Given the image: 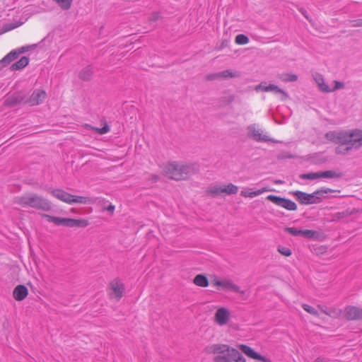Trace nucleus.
<instances>
[{
  "label": "nucleus",
  "instance_id": "aec40b11",
  "mask_svg": "<svg viewBox=\"0 0 362 362\" xmlns=\"http://www.w3.org/2000/svg\"><path fill=\"white\" fill-rule=\"evenodd\" d=\"M271 191H273V189H270L269 187H262L260 189H258V190H256V191H252V192H249L248 189H243V190H242L240 192V195L244 197L253 198L255 197H257V196H259V195L262 194L264 192H271Z\"/></svg>",
  "mask_w": 362,
  "mask_h": 362
},
{
  "label": "nucleus",
  "instance_id": "c85d7f7f",
  "mask_svg": "<svg viewBox=\"0 0 362 362\" xmlns=\"http://www.w3.org/2000/svg\"><path fill=\"white\" fill-rule=\"evenodd\" d=\"M218 76L219 78H236L240 76V74L238 71L227 69L218 72Z\"/></svg>",
  "mask_w": 362,
  "mask_h": 362
},
{
  "label": "nucleus",
  "instance_id": "0eeeda50",
  "mask_svg": "<svg viewBox=\"0 0 362 362\" xmlns=\"http://www.w3.org/2000/svg\"><path fill=\"white\" fill-rule=\"evenodd\" d=\"M247 136L256 141H268L270 139L268 136L262 134V130L258 128L255 124H250L247 127Z\"/></svg>",
  "mask_w": 362,
  "mask_h": 362
},
{
  "label": "nucleus",
  "instance_id": "2eb2a0df",
  "mask_svg": "<svg viewBox=\"0 0 362 362\" xmlns=\"http://www.w3.org/2000/svg\"><path fill=\"white\" fill-rule=\"evenodd\" d=\"M53 197L57 199L69 204H73V195L60 189H55L51 191Z\"/></svg>",
  "mask_w": 362,
  "mask_h": 362
},
{
  "label": "nucleus",
  "instance_id": "a211bd4d",
  "mask_svg": "<svg viewBox=\"0 0 362 362\" xmlns=\"http://www.w3.org/2000/svg\"><path fill=\"white\" fill-rule=\"evenodd\" d=\"M240 349L245 355L250 357L251 358L266 361V358L264 356L255 352L251 347L247 345L241 344L240 346Z\"/></svg>",
  "mask_w": 362,
  "mask_h": 362
},
{
  "label": "nucleus",
  "instance_id": "4c0bfd02",
  "mask_svg": "<svg viewBox=\"0 0 362 362\" xmlns=\"http://www.w3.org/2000/svg\"><path fill=\"white\" fill-rule=\"evenodd\" d=\"M334 86L333 87H330L331 92H334L335 90L342 89L344 88V83L343 82L339 81H333Z\"/></svg>",
  "mask_w": 362,
  "mask_h": 362
},
{
  "label": "nucleus",
  "instance_id": "4be33fe9",
  "mask_svg": "<svg viewBox=\"0 0 362 362\" xmlns=\"http://www.w3.org/2000/svg\"><path fill=\"white\" fill-rule=\"evenodd\" d=\"M332 192H333V190L329 188H321L315 191L312 194L313 195L314 200H317L318 204L322 201V198L326 197L327 194Z\"/></svg>",
  "mask_w": 362,
  "mask_h": 362
},
{
  "label": "nucleus",
  "instance_id": "f704fd0d",
  "mask_svg": "<svg viewBox=\"0 0 362 362\" xmlns=\"http://www.w3.org/2000/svg\"><path fill=\"white\" fill-rule=\"evenodd\" d=\"M235 42L238 45H246L249 42V38L243 34H239L235 37Z\"/></svg>",
  "mask_w": 362,
  "mask_h": 362
},
{
  "label": "nucleus",
  "instance_id": "c756f323",
  "mask_svg": "<svg viewBox=\"0 0 362 362\" xmlns=\"http://www.w3.org/2000/svg\"><path fill=\"white\" fill-rule=\"evenodd\" d=\"M320 173V178H328V179H332V178H338L341 177V173H337L334 170H327L323 172H319Z\"/></svg>",
  "mask_w": 362,
  "mask_h": 362
},
{
  "label": "nucleus",
  "instance_id": "72a5a7b5",
  "mask_svg": "<svg viewBox=\"0 0 362 362\" xmlns=\"http://www.w3.org/2000/svg\"><path fill=\"white\" fill-rule=\"evenodd\" d=\"M63 10H68L71 8L73 0H54Z\"/></svg>",
  "mask_w": 362,
  "mask_h": 362
},
{
  "label": "nucleus",
  "instance_id": "f3484780",
  "mask_svg": "<svg viewBox=\"0 0 362 362\" xmlns=\"http://www.w3.org/2000/svg\"><path fill=\"white\" fill-rule=\"evenodd\" d=\"M313 77L320 91L331 93L330 87L325 82L324 77L321 74L315 73L313 74Z\"/></svg>",
  "mask_w": 362,
  "mask_h": 362
},
{
  "label": "nucleus",
  "instance_id": "7ed1b4c3",
  "mask_svg": "<svg viewBox=\"0 0 362 362\" xmlns=\"http://www.w3.org/2000/svg\"><path fill=\"white\" fill-rule=\"evenodd\" d=\"M15 203L23 207L29 206L44 211H49L52 208L49 200L34 193L16 197Z\"/></svg>",
  "mask_w": 362,
  "mask_h": 362
},
{
  "label": "nucleus",
  "instance_id": "a878e982",
  "mask_svg": "<svg viewBox=\"0 0 362 362\" xmlns=\"http://www.w3.org/2000/svg\"><path fill=\"white\" fill-rule=\"evenodd\" d=\"M23 101V97L20 94H14L11 96H9L6 100V103L10 106H14L17 104H19Z\"/></svg>",
  "mask_w": 362,
  "mask_h": 362
},
{
  "label": "nucleus",
  "instance_id": "bb28decb",
  "mask_svg": "<svg viewBox=\"0 0 362 362\" xmlns=\"http://www.w3.org/2000/svg\"><path fill=\"white\" fill-rule=\"evenodd\" d=\"M193 282L197 286H201V287H206L209 285V281L207 278L203 275V274H198L197 275Z\"/></svg>",
  "mask_w": 362,
  "mask_h": 362
},
{
  "label": "nucleus",
  "instance_id": "f03ea898",
  "mask_svg": "<svg viewBox=\"0 0 362 362\" xmlns=\"http://www.w3.org/2000/svg\"><path fill=\"white\" fill-rule=\"evenodd\" d=\"M205 351L209 354H215L214 362H233V357L238 356L239 351L227 344H214L207 346Z\"/></svg>",
  "mask_w": 362,
  "mask_h": 362
},
{
  "label": "nucleus",
  "instance_id": "ddd939ff",
  "mask_svg": "<svg viewBox=\"0 0 362 362\" xmlns=\"http://www.w3.org/2000/svg\"><path fill=\"white\" fill-rule=\"evenodd\" d=\"M295 198L301 204L305 205L317 204V200H314L313 194H308L301 191H293L291 192Z\"/></svg>",
  "mask_w": 362,
  "mask_h": 362
},
{
  "label": "nucleus",
  "instance_id": "de8ad7c7",
  "mask_svg": "<svg viewBox=\"0 0 362 362\" xmlns=\"http://www.w3.org/2000/svg\"><path fill=\"white\" fill-rule=\"evenodd\" d=\"M317 307H318V308H320V309L321 310V311H322V313H324L325 314H326V315H329V316L331 315V313H330L329 312H328L327 310H325V309H324V308H323L322 305H317Z\"/></svg>",
  "mask_w": 362,
  "mask_h": 362
},
{
  "label": "nucleus",
  "instance_id": "49530a36",
  "mask_svg": "<svg viewBox=\"0 0 362 362\" xmlns=\"http://www.w3.org/2000/svg\"><path fill=\"white\" fill-rule=\"evenodd\" d=\"M105 209L112 214L115 211V206L110 204L108 206L105 207Z\"/></svg>",
  "mask_w": 362,
  "mask_h": 362
},
{
  "label": "nucleus",
  "instance_id": "9b49d317",
  "mask_svg": "<svg viewBox=\"0 0 362 362\" xmlns=\"http://www.w3.org/2000/svg\"><path fill=\"white\" fill-rule=\"evenodd\" d=\"M47 97V93L41 89L34 90L29 98L24 101L25 103L31 106L40 105L43 103Z\"/></svg>",
  "mask_w": 362,
  "mask_h": 362
},
{
  "label": "nucleus",
  "instance_id": "cd10ccee",
  "mask_svg": "<svg viewBox=\"0 0 362 362\" xmlns=\"http://www.w3.org/2000/svg\"><path fill=\"white\" fill-rule=\"evenodd\" d=\"M222 189L223 194L228 195L235 194L238 191V187L236 185L230 183L227 185H222Z\"/></svg>",
  "mask_w": 362,
  "mask_h": 362
},
{
  "label": "nucleus",
  "instance_id": "2f4dec72",
  "mask_svg": "<svg viewBox=\"0 0 362 362\" xmlns=\"http://www.w3.org/2000/svg\"><path fill=\"white\" fill-rule=\"evenodd\" d=\"M279 78L284 82H293L297 81L298 76L293 74H282L279 75Z\"/></svg>",
  "mask_w": 362,
  "mask_h": 362
},
{
  "label": "nucleus",
  "instance_id": "c03bdc74",
  "mask_svg": "<svg viewBox=\"0 0 362 362\" xmlns=\"http://www.w3.org/2000/svg\"><path fill=\"white\" fill-rule=\"evenodd\" d=\"M212 284L215 286L223 287V280L214 279Z\"/></svg>",
  "mask_w": 362,
  "mask_h": 362
},
{
  "label": "nucleus",
  "instance_id": "412c9836",
  "mask_svg": "<svg viewBox=\"0 0 362 362\" xmlns=\"http://www.w3.org/2000/svg\"><path fill=\"white\" fill-rule=\"evenodd\" d=\"M223 288H225L228 291H231L235 293H244V291H241L240 288L235 284L230 279L223 280Z\"/></svg>",
  "mask_w": 362,
  "mask_h": 362
},
{
  "label": "nucleus",
  "instance_id": "a19ab883",
  "mask_svg": "<svg viewBox=\"0 0 362 362\" xmlns=\"http://www.w3.org/2000/svg\"><path fill=\"white\" fill-rule=\"evenodd\" d=\"M206 79L207 81H214L216 79H219L218 72L207 74L206 76Z\"/></svg>",
  "mask_w": 362,
  "mask_h": 362
},
{
  "label": "nucleus",
  "instance_id": "6ab92c4d",
  "mask_svg": "<svg viewBox=\"0 0 362 362\" xmlns=\"http://www.w3.org/2000/svg\"><path fill=\"white\" fill-rule=\"evenodd\" d=\"M28 294V288L24 285L17 286L13 291V298L18 301L24 300L27 297Z\"/></svg>",
  "mask_w": 362,
  "mask_h": 362
},
{
  "label": "nucleus",
  "instance_id": "20e7f679",
  "mask_svg": "<svg viewBox=\"0 0 362 362\" xmlns=\"http://www.w3.org/2000/svg\"><path fill=\"white\" fill-rule=\"evenodd\" d=\"M165 175L175 180H184L191 172V167L176 161L168 162L163 165Z\"/></svg>",
  "mask_w": 362,
  "mask_h": 362
},
{
  "label": "nucleus",
  "instance_id": "5701e85b",
  "mask_svg": "<svg viewBox=\"0 0 362 362\" xmlns=\"http://www.w3.org/2000/svg\"><path fill=\"white\" fill-rule=\"evenodd\" d=\"M222 185H211L206 189V194L211 197H217L223 194Z\"/></svg>",
  "mask_w": 362,
  "mask_h": 362
},
{
  "label": "nucleus",
  "instance_id": "39448f33",
  "mask_svg": "<svg viewBox=\"0 0 362 362\" xmlns=\"http://www.w3.org/2000/svg\"><path fill=\"white\" fill-rule=\"evenodd\" d=\"M48 222L54 223L57 226H65L67 227H86L88 225V221L85 219H74L69 218H61L50 216L46 214H41Z\"/></svg>",
  "mask_w": 362,
  "mask_h": 362
},
{
  "label": "nucleus",
  "instance_id": "a18cd8bd",
  "mask_svg": "<svg viewBox=\"0 0 362 362\" xmlns=\"http://www.w3.org/2000/svg\"><path fill=\"white\" fill-rule=\"evenodd\" d=\"M160 17L159 13H153L151 17V20L156 21Z\"/></svg>",
  "mask_w": 362,
  "mask_h": 362
},
{
  "label": "nucleus",
  "instance_id": "c9c22d12",
  "mask_svg": "<svg viewBox=\"0 0 362 362\" xmlns=\"http://www.w3.org/2000/svg\"><path fill=\"white\" fill-rule=\"evenodd\" d=\"M278 252L284 256L289 257L291 255L292 252L289 247L279 245L277 248Z\"/></svg>",
  "mask_w": 362,
  "mask_h": 362
},
{
  "label": "nucleus",
  "instance_id": "f8f14e48",
  "mask_svg": "<svg viewBox=\"0 0 362 362\" xmlns=\"http://www.w3.org/2000/svg\"><path fill=\"white\" fill-rule=\"evenodd\" d=\"M255 90L257 91L274 92L276 94H281V100H285L288 97V94L284 90L274 84L267 85L266 83H261L256 86Z\"/></svg>",
  "mask_w": 362,
  "mask_h": 362
},
{
  "label": "nucleus",
  "instance_id": "6e6552de",
  "mask_svg": "<svg viewBox=\"0 0 362 362\" xmlns=\"http://www.w3.org/2000/svg\"><path fill=\"white\" fill-rule=\"evenodd\" d=\"M284 231L293 236H303L309 239H317L318 233L313 230H300L294 227H286Z\"/></svg>",
  "mask_w": 362,
  "mask_h": 362
},
{
  "label": "nucleus",
  "instance_id": "58836bf2",
  "mask_svg": "<svg viewBox=\"0 0 362 362\" xmlns=\"http://www.w3.org/2000/svg\"><path fill=\"white\" fill-rule=\"evenodd\" d=\"M341 146L342 145H340L335 148V153L337 154L345 155L351 151H346V146L343 148Z\"/></svg>",
  "mask_w": 362,
  "mask_h": 362
},
{
  "label": "nucleus",
  "instance_id": "09e8293b",
  "mask_svg": "<svg viewBox=\"0 0 362 362\" xmlns=\"http://www.w3.org/2000/svg\"><path fill=\"white\" fill-rule=\"evenodd\" d=\"M274 183H276V184H282L283 181H281V180H275Z\"/></svg>",
  "mask_w": 362,
  "mask_h": 362
},
{
  "label": "nucleus",
  "instance_id": "b1692460",
  "mask_svg": "<svg viewBox=\"0 0 362 362\" xmlns=\"http://www.w3.org/2000/svg\"><path fill=\"white\" fill-rule=\"evenodd\" d=\"M29 63V59L27 57H22L18 62L13 64L11 66V70H21L25 67Z\"/></svg>",
  "mask_w": 362,
  "mask_h": 362
},
{
  "label": "nucleus",
  "instance_id": "4468645a",
  "mask_svg": "<svg viewBox=\"0 0 362 362\" xmlns=\"http://www.w3.org/2000/svg\"><path fill=\"white\" fill-rule=\"evenodd\" d=\"M344 316L348 320L362 319V309L356 306H347L344 310Z\"/></svg>",
  "mask_w": 362,
  "mask_h": 362
},
{
  "label": "nucleus",
  "instance_id": "473e14b6",
  "mask_svg": "<svg viewBox=\"0 0 362 362\" xmlns=\"http://www.w3.org/2000/svg\"><path fill=\"white\" fill-rule=\"evenodd\" d=\"M299 177L301 180H314L317 179H320V173L319 172H315V173H304L300 174L299 175Z\"/></svg>",
  "mask_w": 362,
  "mask_h": 362
},
{
  "label": "nucleus",
  "instance_id": "37998d69",
  "mask_svg": "<svg viewBox=\"0 0 362 362\" xmlns=\"http://www.w3.org/2000/svg\"><path fill=\"white\" fill-rule=\"evenodd\" d=\"M233 361L235 362H246L244 357L240 354L239 352L238 356H236L235 357H233Z\"/></svg>",
  "mask_w": 362,
  "mask_h": 362
},
{
  "label": "nucleus",
  "instance_id": "e433bc0d",
  "mask_svg": "<svg viewBox=\"0 0 362 362\" xmlns=\"http://www.w3.org/2000/svg\"><path fill=\"white\" fill-rule=\"evenodd\" d=\"M302 307H303V310H305L306 312H308V313H310L313 315H315V316L319 315L317 310L315 308H313L309 305H307V304H303L302 305Z\"/></svg>",
  "mask_w": 362,
  "mask_h": 362
},
{
  "label": "nucleus",
  "instance_id": "7c9ffc66",
  "mask_svg": "<svg viewBox=\"0 0 362 362\" xmlns=\"http://www.w3.org/2000/svg\"><path fill=\"white\" fill-rule=\"evenodd\" d=\"M73 204L78 203L83 204H93L94 200L90 197L73 195Z\"/></svg>",
  "mask_w": 362,
  "mask_h": 362
},
{
  "label": "nucleus",
  "instance_id": "423d86ee",
  "mask_svg": "<svg viewBox=\"0 0 362 362\" xmlns=\"http://www.w3.org/2000/svg\"><path fill=\"white\" fill-rule=\"evenodd\" d=\"M267 199L272 202L276 206H281L289 211H296L297 209L296 204L288 199L270 194L267 196Z\"/></svg>",
  "mask_w": 362,
  "mask_h": 362
},
{
  "label": "nucleus",
  "instance_id": "9d476101",
  "mask_svg": "<svg viewBox=\"0 0 362 362\" xmlns=\"http://www.w3.org/2000/svg\"><path fill=\"white\" fill-rule=\"evenodd\" d=\"M110 291L109 293L112 298L119 300L122 296L124 291V284L118 279H114L110 284Z\"/></svg>",
  "mask_w": 362,
  "mask_h": 362
},
{
  "label": "nucleus",
  "instance_id": "1a4fd4ad",
  "mask_svg": "<svg viewBox=\"0 0 362 362\" xmlns=\"http://www.w3.org/2000/svg\"><path fill=\"white\" fill-rule=\"evenodd\" d=\"M214 322L219 326H224L228 324L230 319V313L225 307L218 308L214 314Z\"/></svg>",
  "mask_w": 362,
  "mask_h": 362
},
{
  "label": "nucleus",
  "instance_id": "dca6fc26",
  "mask_svg": "<svg viewBox=\"0 0 362 362\" xmlns=\"http://www.w3.org/2000/svg\"><path fill=\"white\" fill-rule=\"evenodd\" d=\"M25 51V48L22 47L21 50L17 51V50H12L8 54H7L1 60H0V69L6 66L8 64H10L11 62L15 60L18 54L23 52Z\"/></svg>",
  "mask_w": 362,
  "mask_h": 362
},
{
  "label": "nucleus",
  "instance_id": "393cba45",
  "mask_svg": "<svg viewBox=\"0 0 362 362\" xmlns=\"http://www.w3.org/2000/svg\"><path fill=\"white\" fill-rule=\"evenodd\" d=\"M93 73V67L91 66H88L83 68L78 74V76L83 81H88L91 78L92 74Z\"/></svg>",
  "mask_w": 362,
  "mask_h": 362
},
{
  "label": "nucleus",
  "instance_id": "ea45409f",
  "mask_svg": "<svg viewBox=\"0 0 362 362\" xmlns=\"http://www.w3.org/2000/svg\"><path fill=\"white\" fill-rule=\"evenodd\" d=\"M95 131L100 134H105L110 131V127L107 125H105L102 128H95Z\"/></svg>",
  "mask_w": 362,
  "mask_h": 362
},
{
  "label": "nucleus",
  "instance_id": "79ce46f5",
  "mask_svg": "<svg viewBox=\"0 0 362 362\" xmlns=\"http://www.w3.org/2000/svg\"><path fill=\"white\" fill-rule=\"evenodd\" d=\"M353 27H362V18L351 21Z\"/></svg>",
  "mask_w": 362,
  "mask_h": 362
},
{
  "label": "nucleus",
  "instance_id": "f257e3e1",
  "mask_svg": "<svg viewBox=\"0 0 362 362\" xmlns=\"http://www.w3.org/2000/svg\"><path fill=\"white\" fill-rule=\"evenodd\" d=\"M327 140L339 145H346V151L358 150L362 147V130L330 131L326 133Z\"/></svg>",
  "mask_w": 362,
  "mask_h": 362
}]
</instances>
